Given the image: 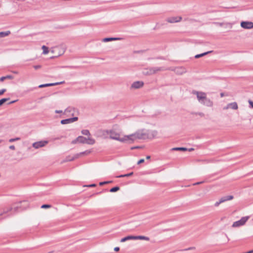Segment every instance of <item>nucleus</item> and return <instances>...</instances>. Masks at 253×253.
Masks as SVG:
<instances>
[{"instance_id":"obj_1","label":"nucleus","mask_w":253,"mask_h":253,"mask_svg":"<svg viewBox=\"0 0 253 253\" xmlns=\"http://www.w3.org/2000/svg\"><path fill=\"white\" fill-rule=\"evenodd\" d=\"M157 134L156 131H150L148 130H138L134 133L128 135V143H132L137 139H145L154 138Z\"/></svg>"},{"instance_id":"obj_2","label":"nucleus","mask_w":253,"mask_h":253,"mask_svg":"<svg viewBox=\"0 0 253 253\" xmlns=\"http://www.w3.org/2000/svg\"><path fill=\"white\" fill-rule=\"evenodd\" d=\"M192 93L197 96L198 101L202 104L208 107L212 106V102L207 97L206 93L201 91L193 90Z\"/></svg>"},{"instance_id":"obj_3","label":"nucleus","mask_w":253,"mask_h":253,"mask_svg":"<svg viewBox=\"0 0 253 253\" xmlns=\"http://www.w3.org/2000/svg\"><path fill=\"white\" fill-rule=\"evenodd\" d=\"M106 133L110 134V138L116 140L123 143H128V135H124L123 137H121V134L116 132L114 130H107Z\"/></svg>"},{"instance_id":"obj_4","label":"nucleus","mask_w":253,"mask_h":253,"mask_svg":"<svg viewBox=\"0 0 253 253\" xmlns=\"http://www.w3.org/2000/svg\"><path fill=\"white\" fill-rule=\"evenodd\" d=\"M66 49V45L64 44H61L58 46L52 47L50 52L54 55L52 57H57L64 54Z\"/></svg>"},{"instance_id":"obj_5","label":"nucleus","mask_w":253,"mask_h":253,"mask_svg":"<svg viewBox=\"0 0 253 253\" xmlns=\"http://www.w3.org/2000/svg\"><path fill=\"white\" fill-rule=\"evenodd\" d=\"M164 70V67H150L145 69L144 74L146 75H152L157 73L158 72Z\"/></svg>"},{"instance_id":"obj_6","label":"nucleus","mask_w":253,"mask_h":253,"mask_svg":"<svg viewBox=\"0 0 253 253\" xmlns=\"http://www.w3.org/2000/svg\"><path fill=\"white\" fill-rule=\"evenodd\" d=\"M249 218L248 216H245L241 218V219L235 221L233 223L232 227H237L243 225L248 220Z\"/></svg>"},{"instance_id":"obj_7","label":"nucleus","mask_w":253,"mask_h":253,"mask_svg":"<svg viewBox=\"0 0 253 253\" xmlns=\"http://www.w3.org/2000/svg\"><path fill=\"white\" fill-rule=\"evenodd\" d=\"M67 113H71V115L74 116L75 115H78L79 112L75 108L69 107L65 110L64 112L65 114H67Z\"/></svg>"},{"instance_id":"obj_8","label":"nucleus","mask_w":253,"mask_h":253,"mask_svg":"<svg viewBox=\"0 0 253 253\" xmlns=\"http://www.w3.org/2000/svg\"><path fill=\"white\" fill-rule=\"evenodd\" d=\"M47 143L48 141L46 140L40 141L33 143L32 146L35 149H39L41 147L44 146Z\"/></svg>"},{"instance_id":"obj_9","label":"nucleus","mask_w":253,"mask_h":253,"mask_svg":"<svg viewBox=\"0 0 253 253\" xmlns=\"http://www.w3.org/2000/svg\"><path fill=\"white\" fill-rule=\"evenodd\" d=\"M241 26L245 29H251L253 28V22L250 21H242Z\"/></svg>"},{"instance_id":"obj_10","label":"nucleus","mask_w":253,"mask_h":253,"mask_svg":"<svg viewBox=\"0 0 253 253\" xmlns=\"http://www.w3.org/2000/svg\"><path fill=\"white\" fill-rule=\"evenodd\" d=\"M78 120V117H74L71 118H68L61 121L60 123L62 125H65L72 123Z\"/></svg>"},{"instance_id":"obj_11","label":"nucleus","mask_w":253,"mask_h":253,"mask_svg":"<svg viewBox=\"0 0 253 253\" xmlns=\"http://www.w3.org/2000/svg\"><path fill=\"white\" fill-rule=\"evenodd\" d=\"M144 85V83L142 81H136L133 82L130 86L131 88L138 89L142 87Z\"/></svg>"},{"instance_id":"obj_12","label":"nucleus","mask_w":253,"mask_h":253,"mask_svg":"<svg viewBox=\"0 0 253 253\" xmlns=\"http://www.w3.org/2000/svg\"><path fill=\"white\" fill-rule=\"evenodd\" d=\"M182 20L181 16L169 17L166 21L170 23H173L180 22Z\"/></svg>"},{"instance_id":"obj_13","label":"nucleus","mask_w":253,"mask_h":253,"mask_svg":"<svg viewBox=\"0 0 253 253\" xmlns=\"http://www.w3.org/2000/svg\"><path fill=\"white\" fill-rule=\"evenodd\" d=\"M65 83L64 81H62L61 82H57L55 83H49V84H42L39 86V88H42L44 87H48V86H54L58 84H63Z\"/></svg>"},{"instance_id":"obj_14","label":"nucleus","mask_w":253,"mask_h":253,"mask_svg":"<svg viewBox=\"0 0 253 253\" xmlns=\"http://www.w3.org/2000/svg\"><path fill=\"white\" fill-rule=\"evenodd\" d=\"M228 108H232L234 110H237L238 109L237 103L235 102L229 103L226 106L224 107L223 109H227Z\"/></svg>"},{"instance_id":"obj_15","label":"nucleus","mask_w":253,"mask_h":253,"mask_svg":"<svg viewBox=\"0 0 253 253\" xmlns=\"http://www.w3.org/2000/svg\"><path fill=\"white\" fill-rule=\"evenodd\" d=\"M90 152L89 151L87 150V151H85L84 152H81L80 153L77 154L75 155L74 156H73V157L71 159H69L68 161H73L75 159L78 158L80 156L83 155H87V154H89Z\"/></svg>"},{"instance_id":"obj_16","label":"nucleus","mask_w":253,"mask_h":253,"mask_svg":"<svg viewBox=\"0 0 253 253\" xmlns=\"http://www.w3.org/2000/svg\"><path fill=\"white\" fill-rule=\"evenodd\" d=\"M122 39H123L121 38H105L102 40V41L104 42H108L113 41L121 40Z\"/></svg>"},{"instance_id":"obj_17","label":"nucleus","mask_w":253,"mask_h":253,"mask_svg":"<svg viewBox=\"0 0 253 253\" xmlns=\"http://www.w3.org/2000/svg\"><path fill=\"white\" fill-rule=\"evenodd\" d=\"M144 240L146 241H149L150 238L146 236H134V240Z\"/></svg>"},{"instance_id":"obj_18","label":"nucleus","mask_w":253,"mask_h":253,"mask_svg":"<svg viewBox=\"0 0 253 253\" xmlns=\"http://www.w3.org/2000/svg\"><path fill=\"white\" fill-rule=\"evenodd\" d=\"M77 140H79V142L81 143L84 144L87 142V138L82 136H78L77 137Z\"/></svg>"},{"instance_id":"obj_19","label":"nucleus","mask_w":253,"mask_h":253,"mask_svg":"<svg viewBox=\"0 0 253 253\" xmlns=\"http://www.w3.org/2000/svg\"><path fill=\"white\" fill-rule=\"evenodd\" d=\"M234 196L233 195H228L222 196V203L226 202L227 201L231 200L233 199Z\"/></svg>"},{"instance_id":"obj_20","label":"nucleus","mask_w":253,"mask_h":253,"mask_svg":"<svg viewBox=\"0 0 253 253\" xmlns=\"http://www.w3.org/2000/svg\"><path fill=\"white\" fill-rule=\"evenodd\" d=\"M134 240V236L129 235L126 236L121 240V242H125L127 240Z\"/></svg>"},{"instance_id":"obj_21","label":"nucleus","mask_w":253,"mask_h":253,"mask_svg":"<svg viewBox=\"0 0 253 253\" xmlns=\"http://www.w3.org/2000/svg\"><path fill=\"white\" fill-rule=\"evenodd\" d=\"M212 51H207V52H204L203 53H201V54H197L195 56V58H199L200 57H202L205 55H207L208 54L211 52Z\"/></svg>"},{"instance_id":"obj_22","label":"nucleus","mask_w":253,"mask_h":253,"mask_svg":"<svg viewBox=\"0 0 253 253\" xmlns=\"http://www.w3.org/2000/svg\"><path fill=\"white\" fill-rule=\"evenodd\" d=\"M188 150L187 148L185 147H174L171 149L172 151H186Z\"/></svg>"},{"instance_id":"obj_23","label":"nucleus","mask_w":253,"mask_h":253,"mask_svg":"<svg viewBox=\"0 0 253 253\" xmlns=\"http://www.w3.org/2000/svg\"><path fill=\"white\" fill-rule=\"evenodd\" d=\"M95 141L94 139L88 137L87 138V142H86V144L93 145L95 143Z\"/></svg>"},{"instance_id":"obj_24","label":"nucleus","mask_w":253,"mask_h":253,"mask_svg":"<svg viewBox=\"0 0 253 253\" xmlns=\"http://www.w3.org/2000/svg\"><path fill=\"white\" fill-rule=\"evenodd\" d=\"M13 210V208L12 207H10L9 208H5L3 209V211L2 213H0V216L2 215L3 214L6 213L8 212L11 211Z\"/></svg>"},{"instance_id":"obj_25","label":"nucleus","mask_w":253,"mask_h":253,"mask_svg":"<svg viewBox=\"0 0 253 253\" xmlns=\"http://www.w3.org/2000/svg\"><path fill=\"white\" fill-rule=\"evenodd\" d=\"M10 33V32L9 31H7L6 32H0V37H4L5 36H7L9 35Z\"/></svg>"},{"instance_id":"obj_26","label":"nucleus","mask_w":253,"mask_h":253,"mask_svg":"<svg viewBox=\"0 0 253 253\" xmlns=\"http://www.w3.org/2000/svg\"><path fill=\"white\" fill-rule=\"evenodd\" d=\"M120 187H119V186H115V187H113V188H111V189L109 190V191H110V192H112V193H113V192H117V191H119V190H120Z\"/></svg>"},{"instance_id":"obj_27","label":"nucleus","mask_w":253,"mask_h":253,"mask_svg":"<svg viewBox=\"0 0 253 253\" xmlns=\"http://www.w3.org/2000/svg\"><path fill=\"white\" fill-rule=\"evenodd\" d=\"M42 49L43 50V54H46L48 53L49 52V50H48V48L45 46V45H43L42 46Z\"/></svg>"},{"instance_id":"obj_28","label":"nucleus","mask_w":253,"mask_h":253,"mask_svg":"<svg viewBox=\"0 0 253 253\" xmlns=\"http://www.w3.org/2000/svg\"><path fill=\"white\" fill-rule=\"evenodd\" d=\"M232 26L231 23H224L222 22V27H225L227 29H231Z\"/></svg>"},{"instance_id":"obj_29","label":"nucleus","mask_w":253,"mask_h":253,"mask_svg":"<svg viewBox=\"0 0 253 253\" xmlns=\"http://www.w3.org/2000/svg\"><path fill=\"white\" fill-rule=\"evenodd\" d=\"M9 98H3L0 100V106L2 105L5 102L9 100Z\"/></svg>"},{"instance_id":"obj_30","label":"nucleus","mask_w":253,"mask_h":253,"mask_svg":"<svg viewBox=\"0 0 253 253\" xmlns=\"http://www.w3.org/2000/svg\"><path fill=\"white\" fill-rule=\"evenodd\" d=\"M81 132L83 135H90V133L89 130L87 129L82 130Z\"/></svg>"},{"instance_id":"obj_31","label":"nucleus","mask_w":253,"mask_h":253,"mask_svg":"<svg viewBox=\"0 0 253 253\" xmlns=\"http://www.w3.org/2000/svg\"><path fill=\"white\" fill-rule=\"evenodd\" d=\"M112 181H104L99 182V184L100 186H103L104 184H109L112 183Z\"/></svg>"},{"instance_id":"obj_32","label":"nucleus","mask_w":253,"mask_h":253,"mask_svg":"<svg viewBox=\"0 0 253 253\" xmlns=\"http://www.w3.org/2000/svg\"><path fill=\"white\" fill-rule=\"evenodd\" d=\"M192 114H193V115H199L200 117H203L205 115L203 113H202V112H198V113H194V112H192L191 113Z\"/></svg>"},{"instance_id":"obj_33","label":"nucleus","mask_w":253,"mask_h":253,"mask_svg":"<svg viewBox=\"0 0 253 253\" xmlns=\"http://www.w3.org/2000/svg\"><path fill=\"white\" fill-rule=\"evenodd\" d=\"M51 207V206L50 205H48V204H44L41 206V208H42V209H47V208H49Z\"/></svg>"},{"instance_id":"obj_34","label":"nucleus","mask_w":253,"mask_h":253,"mask_svg":"<svg viewBox=\"0 0 253 253\" xmlns=\"http://www.w3.org/2000/svg\"><path fill=\"white\" fill-rule=\"evenodd\" d=\"M20 140V137H16V138H11L9 140V142H13L15 141H17V140Z\"/></svg>"},{"instance_id":"obj_35","label":"nucleus","mask_w":253,"mask_h":253,"mask_svg":"<svg viewBox=\"0 0 253 253\" xmlns=\"http://www.w3.org/2000/svg\"><path fill=\"white\" fill-rule=\"evenodd\" d=\"M195 249H196L195 247H189V248H187V249L181 250H180V251H189V250H195Z\"/></svg>"},{"instance_id":"obj_36","label":"nucleus","mask_w":253,"mask_h":253,"mask_svg":"<svg viewBox=\"0 0 253 253\" xmlns=\"http://www.w3.org/2000/svg\"><path fill=\"white\" fill-rule=\"evenodd\" d=\"M220 204H221V198L219 199L218 201L216 202L215 203L214 206L215 207H218Z\"/></svg>"},{"instance_id":"obj_37","label":"nucleus","mask_w":253,"mask_h":253,"mask_svg":"<svg viewBox=\"0 0 253 253\" xmlns=\"http://www.w3.org/2000/svg\"><path fill=\"white\" fill-rule=\"evenodd\" d=\"M63 67V68H70V69H76V68H78V66H64Z\"/></svg>"},{"instance_id":"obj_38","label":"nucleus","mask_w":253,"mask_h":253,"mask_svg":"<svg viewBox=\"0 0 253 253\" xmlns=\"http://www.w3.org/2000/svg\"><path fill=\"white\" fill-rule=\"evenodd\" d=\"M4 78H5V79L12 80L13 79V76H12V75H7L6 76H4Z\"/></svg>"},{"instance_id":"obj_39","label":"nucleus","mask_w":253,"mask_h":253,"mask_svg":"<svg viewBox=\"0 0 253 253\" xmlns=\"http://www.w3.org/2000/svg\"><path fill=\"white\" fill-rule=\"evenodd\" d=\"M248 102L249 103L250 107L251 108H253V101H252L251 100H249Z\"/></svg>"},{"instance_id":"obj_40","label":"nucleus","mask_w":253,"mask_h":253,"mask_svg":"<svg viewBox=\"0 0 253 253\" xmlns=\"http://www.w3.org/2000/svg\"><path fill=\"white\" fill-rule=\"evenodd\" d=\"M6 90L5 88H3L0 90V95H2L5 92H6Z\"/></svg>"},{"instance_id":"obj_41","label":"nucleus","mask_w":253,"mask_h":253,"mask_svg":"<svg viewBox=\"0 0 253 253\" xmlns=\"http://www.w3.org/2000/svg\"><path fill=\"white\" fill-rule=\"evenodd\" d=\"M33 67L34 68V69L35 70H38L39 69H40L42 67V66L40 65H34L33 66Z\"/></svg>"},{"instance_id":"obj_42","label":"nucleus","mask_w":253,"mask_h":253,"mask_svg":"<svg viewBox=\"0 0 253 253\" xmlns=\"http://www.w3.org/2000/svg\"><path fill=\"white\" fill-rule=\"evenodd\" d=\"M144 159H141L139 160L138 161V162H137V164H138V165H139V164H142V163H144Z\"/></svg>"},{"instance_id":"obj_43","label":"nucleus","mask_w":253,"mask_h":253,"mask_svg":"<svg viewBox=\"0 0 253 253\" xmlns=\"http://www.w3.org/2000/svg\"><path fill=\"white\" fill-rule=\"evenodd\" d=\"M96 185L95 184H91L90 185H85L84 186L88 187H95Z\"/></svg>"},{"instance_id":"obj_44","label":"nucleus","mask_w":253,"mask_h":253,"mask_svg":"<svg viewBox=\"0 0 253 253\" xmlns=\"http://www.w3.org/2000/svg\"><path fill=\"white\" fill-rule=\"evenodd\" d=\"M133 174V172H130L129 173L125 174V176H126V177H129V176H130L132 175Z\"/></svg>"},{"instance_id":"obj_45","label":"nucleus","mask_w":253,"mask_h":253,"mask_svg":"<svg viewBox=\"0 0 253 253\" xmlns=\"http://www.w3.org/2000/svg\"><path fill=\"white\" fill-rule=\"evenodd\" d=\"M79 142V140H77V138L76 139H75V140H73L72 141V144H76L77 143V142Z\"/></svg>"},{"instance_id":"obj_46","label":"nucleus","mask_w":253,"mask_h":253,"mask_svg":"<svg viewBox=\"0 0 253 253\" xmlns=\"http://www.w3.org/2000/svg\"><path fill=\"white\" fill-rule=\"evenodd\" d=\"M9 149H11V150H15V147L14 145H10L9 147Z\"/></svg>"},{"instance_id":"obj_47","label":"nucleus","mask_w":253,"mask_h":253,"mask_svg":"<svg viewBox=\"0 0 253 253\" xmlns=\"http://www.w3.org/2000/svg\"><path fill=\"white\" fill-rule=\"evenodd\" d=\"M55 113L59 114V113H62L63 112H62V110H56L55 111Z\"/></svg>"},{"instance_id":"obj_48","label":"nucleus","mask_w":253,"mask_h":253,"mask_svg":"<svg viewBox=\"0 0 253 253\" xmlns=\"http://www.w3.org/2000/svg\"><path fill=\"white\" fill-rule=\"evenodd\" d=\"M126 176H125V174H121L118 176H117L116 177L117 178H122V177H125Z\"/></svg>"},{"instance_id":"obj_49","label":"nucleus","mask_w":253,"mask_h":253,"mask_svg":"<svg viewBox=\"0 0 253 253\" xmlns=\"http://www.w3.org/2000/svg\"><path fill=\"white\" fill-rule=\"evenodd\" d=\"M114 251H115V252H118V251H120V248H119V247H115V248H114Z\"/></svg>"},{"instance_id":"obj_50","label":"nucleus","mask_w":253,"mask_h":253,"mask_svg":"<svg viewBox=\"0 0 253 253\" xmlns=\"http://www.w3.org/2000/svg\"><path fill=\"white\" fill-rule=\"evenodd\" d=\"M5 80V78H4V77H2L0 78V81L3 82Z\"/></svg>"},{"instance_id":"obj_51","label":"nucleus","mask_w":253,"mask_h":253,"mask_svg":"<svg viewBox=\"0 0 253 253\" xmlns=\"http://www.w3.org/2000/svg\"><path fill=\"white\" fill-rule=\"evenodd\" d=\"M19 207H14L13 209L14 210V211H17Z\"/></svg>"},{"instance_id":"obj_52","label":"nucleus","mask_w":253,"mask_h":253,"mask_svg":"<svg viewBox=\"0 0 253 253\" xmlns=\"http://www.w3.org/2000/svg\"><path fill=\"white\" fill-rule=\"evenodd\" d=\"M16 101H17V100L12 101L10 102L9 103H8V104H13V103L16 102Z\"/></svg>"},{"instance_id":"obj_53","label":"nucleus","mask_w":253,"mask_h":253,"mask_svg":"<svg viewBox=\"0 0 253 253\" xmlns=\"http://www.w3.org/2000/svg\"><path fill=\"white\" fill-rule=\"evenodd\" d=\"M203 183V181H201V182H197V183H195L194 184V185H198V184H201Z\"/></svg>"},{"instance_id":"obj_54","label":"nucleus","mask_w":253,"mask_h":253,"mask_svg":"<svg viewBox=\"0 0 253 253\" xmlns=\"http://www.w3.org/2000/svg\"><path fill=\"white\" fill-rule=\"evenodd\" d=\"M73 157H71L70 156H69V157H67L66 160V161H68V160H69V159H71Z\"/></svg>"},{"instance_id":"obj_55","label":"nucleus","mask_w":253,"mask_h":253,"mask_svg":"<svg viewBox=\"0 0 253 253\" xmlns=\"http://www.w3.org/2000/svg\"><path fill=\"white\" fill-rule=\"evenodd\" d=\"M139 148H140V147H139V146H135V147H131V149L132 150V149H138Z\"/></svg>"},{"instance_id":"obj_56","label":"nucleus","mask_w":253,"mask_h":253,"mask_svg":"<svg viewBox=\"0 0 253 253\" xmlns=\"http://www.w3.org/2000/svg\"><path fill=\"white\" fill-rule=\"evenodd\" d=\"M194 150V148H191L188 149L187 150H188L189 151H193Z\"/></svg>"},{"instance_id":"obj_57","label":"nucleus","mask_w":253,"mask_h":253,"mask_svg":"<svg viewBox=\"0 0 253 253\" xmlns=\"http://www.w3.org/2000/svg\"><path fill=\"white\" fill-rule=\"evenodd\" d=\"M150 158H151L150 156H146V159L148 160V159H150Z\"/></svg>"},{"instance_id":"obj_58","label":"nucleus","mask_w":253,"mask_h":253,"mask_svg":"<svg viewBox=\"0 0 253 253\" xmlns=\"http://www.w3.org/2000/svg\"><path fill=\"white\" fill-rule=\"evenodd\" d=\"M22 202H27V201H19V204H21Z\"/></svg>"},{"instance_id":"obj_59","label":"nucleus","mask_w":253,"mask_h":253,"mask_svg":"<svg viewBox=\"0 0 253 253\" xmlns=\"http://www.w3.org/2000/svg\"><path fill=\"white\" fill-rule=\"evenodd\" d=\"M253 252V251H249V252H247L246 253H252Z\"/></svg>"},{"instance_id":"obj_60","label":"nucleus","mask_w":253,"mask_h":253,"mask_svg":"<svg viewBox=\"0 0 253 253\" xmlns=\"http://www.w3.org/2000/svg\"><path fill=\"white\" fill-rule=\"evenodd\" d=\"M176 72H177V73H179V74H182V72H180V71H176Z\"/></svg>"},{"instance_id":"obj_61","label":"nucleus","mask_w":253,"mask_h":253,"mask_svg":"<svg viewBox=\"0 0 253 253\" xmlns=\"http://www.w3.org/2000/svg\"><path fill=\"white\" fill-rule=\"evenodd\" d=\"M176 72H177V73H179V74H182V72H180V71H176Z\"/></svg>"},{"instance_id":"obj_62","label":"nucleus","mask_w":253,"mask_h":253,"mask_svg":"<svg viewBox=\"0 0 253 253\" xmlns=\"http://www.w3.org/2000/svg\"><path fill=\"white\" fill-rule=\"evenodd\" d=\"M140 52V51H134L135 53H139Z\"/></svg>"},{"instance_id":"obj_63","label":"nucleus","mask_w":253,"mask_h":253,"mask_svg":"<svg viewBox=\"0 0 253 253\" xmlns=\"http://www.w3.org/2000/svg\"><path fill=\"white\" fill-rule=\"evenodd\" d=\"M222 97H223L224 96H225L223 92H222Z\"/></svg>"},{"instance_id":"obj_64","label":"nucleus","mask_w":253,"mask_h":253,"mask_svg":"<svg viewBox=\"0 0 253 253\" xmlns=\"http://www.w3.org/2000/svg\"><path fill=\"white\" fill-rule=\"evenodd\" d=\"M2 141V140H0V143Z\"/></svg>"}]
</instances>
